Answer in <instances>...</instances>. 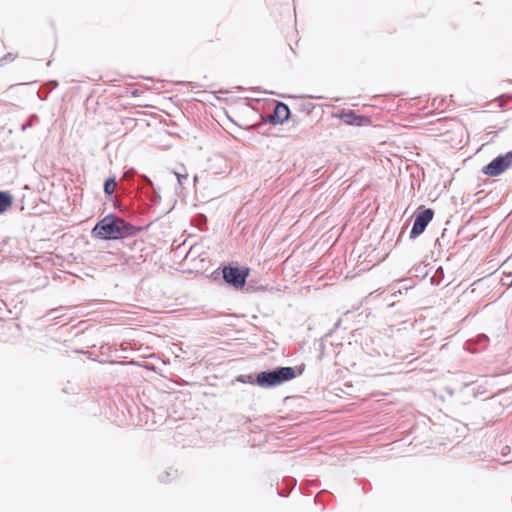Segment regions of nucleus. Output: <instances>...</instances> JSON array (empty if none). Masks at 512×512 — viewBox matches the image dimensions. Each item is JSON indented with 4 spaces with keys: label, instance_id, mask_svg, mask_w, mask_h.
<instances>
[{
    "label": "nucleus",
    "instance_id": "1",
    "mask_svg": "<svg viewBox=\"0 0 512 512\" xmlns=\"http://www.w3.org/2000/svg\"><path fill=\"white\" fill-rule=\"evenodd\" d=\"M139 231V227L126 222L124 219L115 215H108L96 224L92 233L100 239L115 240L133 236Z\"/></svg>",
    "mask_w": 512,
    "mask_h": 512
},
{
    "label": "nucleus",
    "instance_id": "8",
    "mask_svg": "<svg viewBox=\"0 0 512 512\" xmlns=\"http://www.w3.org/2000/svg\"><path fill=\"white\" fill-rule=\"evenodd\" d=\"M488 337L484 334L477 336L476 342L468 341L465 344V349L471 353H477L484 349L488 344Z\"/></svg>",
    "mask_w": 512,
    "mask_h": 512
},
{
    "label": "nucleus",
    "instance_id": "3",
    "mask_svg": "<svg viewBox=\"0 0 512 512\" xmlns=\"http://www.w3.org/2000/svg\"><path fill=\"white\" fill-rule=\"evenodd\" d=\"M223 279L235 289L242 288L249 275V268H238L232 265L224 266L222 269Z\"/></svg>",
    "mask_w": 512,
    "mask_h": 512
},
{
    "label": "nucleus",
    "instance_id": "10",
    "mask_svg": "<svg viewBox=\"0 0 512 512\" xmlns=\"http://www.w3.org/2000/svg\"><path fill=\"white\" fill-rule=\"evenodd\" d=\"M116 180L114 177L108 178L104 183V192L108 195H111L116 188Z\"/></svg>",
    "mask_w": 512,
    "mask_h": 512
},
{
    "label": "nucleus",
    "instance_id": "7",
    "mask_svg": "<svg viewBox=\"0 0 512 512\" xmlns=\"http://www.w3.org/2000/svg\"><path fill=\"white\" fill-rule=\"evenodd\" d=\"M347 125L364 126L370 123V119L364 115H358L353 110L334 114Z\"/></svg>",
    "mask_w": 512,
    "mask_h": 512
},
{
    "label": "nucleus",
    "instance_id": "12",
    "mask_svg": "<svg viewBox=\"0 0 512 512\" xmlns=\"http://www.w3.org/2000/svg\"><path fill=\"white\" fill-rule=\"evenodd\" d=\"M175 175L177 177L178 183L182 185L183 180L187 179V174H182L180 172H175Z\"/></svg>",
    "mask_w": 512,
    "mask_h": 512
},
{
    "label": "nucleus",
    "instance_id": "2",
    "mask_svg": "<svg viewBox=\"0 0 512 512\" xmlns=\"http://www.w3.org/2000/svg\"><path fill=\"white\" fill-rule=\"evenodd\" d=\"M295 377L296 373L293 367H277L258 373L256 379L249 382L256 383L262 388H271L288 382Z\"/></svg>",
    "mask_w": 512,
    "mask_h": 512
},
{
    "label": "nucleus",
    "instance_id": "18",
    "mask_svg": "<svg viewBox=\"0 0 512 512\" xmlns=\"http://www.w3.org/2000/svg\"><path fill=\"white\" fill-rule=\"evenodd\" d=\"M291 482H293V485H295V483H296V480H294V479H291Z\"/></svg>",
    "mask_w": 512,
    "mask_h": 512
},
{
    "label": "nucleus",
    "instance_id": "13",
    "mask_svg": "<svg viewBox=\"0 0 512 512\" xmlns=\"http://www.w3.org/2000/svg\"><path fill=\"white\" fill-rule=\"evenodd\" d=\"M141 180L144 184L152 186V181L145 175H141Z\"/></svg>",
    "mask_w": 512,
    "mask_h": 512
},
{
    "label": "nucleus",
    "instance_id": "16",
    "mask_svg": "<svg viewBox=\"0 0 512 512\" xmlns=\"http://www.w3.org/2000/svg\"><path fill=\"white\" fill-rule=\"evenodd\" d=\"M439 272H440L441 274H443V269L439 268V269L436 271V274H438Z\"/></svg>",
    "mask_w": 512,
    "mask_h": 512
},
{
    "label": "nucleus",
    "instance_id": "14",
    "mask_svg": "<svg viewBox=\"0 0 512 512\" xmlns=\"http://www.w3.org/2000/svg\"><path fill=\"white\" fill-rule=\"evenodd\" d=\"M435 278H436V275H435V276H433V277L431 278V282H432L433 284H437V285H438V284H439V281H435Z\"/></svg>",
    "mask_w": 512,
    "mask_h": 512
},
{
    "label": "nucleus",
    "instance_id": "9",
    "mask_svg": "<svg viewBox=\"0 0 512 512\" xmlns=\"http://www.w3.org/2000/svg\"><path fill=\"white\" fill-rule=\"evenodd\" d=\"M13 198L9 192L0 191V214L12 206Z\"/></svg>",
    "mask_w": 512,
    "mask_h": 512
},
{
    "label": "nucleus",
    "instance_id": "4",
    "mask_svg": "<svg viewBox=\"0 0 512 512\" xmlns=\"http://www.w3.org/2000/svg\"><path fill=\"white\" fill-rule=\"evenodd\" d=\"M512 165V151L499 155L483 167L482 172L488 176H498Z\"/></svg>",
    "mask_w": 512,
    "mask_h": 512
},
{
    "label": "nucleus",
    "instance_id": "17",
    "mask_svg": "<svg viewBox=\"0 0 512 512\" xmlns=\"http://www.w3.org/2000/svg\"><path fill=\"white\" fill-rule=\"evenodd\" d=\"M238 380H239L240 382H246V381L243 379V376H240V377L238 378Z\"/></svg>",
    "mask_w": 512,
    "mask_h": 512
},
{
    "label": "nucleus",
    "instance_id": "5",
    "mask_svg": "<svg viewBox=\"0 0 512 512\" xmlns=\"http://www.w3.org/2000/svg\"><path fill=\"white\" fill-rule=\"evenodd\" d=\"M434 216V211L431 208H426L422 211H419L415 214V220L410 231L409 237L410 239H415L419 235H421L428 224L431 222Z\"/></svg>",
    "mask_w": 512,
    "mask_h": 512
},
{
    "label": "nucleus",
    "instance_id": "11",
    "mask_svg": "<svg viewBox=\"0 0 512 512\" xmlns=\"http://www.w3.org/2000/svg\"><path fill=\"white\" fill-rule=\"evenodd\" d=\"M135 174H136V171L133 168H130L124 172L123 178L125 180H130L134 177Z\"/></svg>",
    "mask_w": 512,
    "mask_h": 512
},
{
    "label": "nucleus",
    "instance_id": "15",
    "mask_svg": "<svg viewBox=\"0 0 512 512\" xmlns=\"http://www.w3.org/2000/svg\"><path fill=\"white\" fill-rule=\"evenodd\" d=\"M4 59H5V60H6V59H11V60H13V58L11 57V54H7V55L4 57Z\"/></svg>",
    "mask_w": 512,
    "mask_h": 512
},
{
    "label": "nucleus",
    "instance_id": "6",
    "mask_svg": "<svg viewBox=\"0 0 512 512\" xmlns=\"http://www.w3.org/2000/svg\"><path fill=\"white\" fill-rule=\"evenodd\" d=\"M289 116L290 109L288 105L283 102H277L273 111L270 114L264 116L263 120L267 123L278 125L288 120Z\"/></svg>",
    "mask_w": 512,
    "mask_h": 512
}]
</instances>
